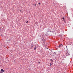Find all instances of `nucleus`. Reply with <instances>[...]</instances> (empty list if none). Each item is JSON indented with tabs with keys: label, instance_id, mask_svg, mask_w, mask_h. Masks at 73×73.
I'll return each mask as SVG.
<instances>
[{
	"label": "nucleus",
	"instance_id": "39448f33",
	"mask_svg": "<svg viewBox=\"0 0 73 73\" xmlns=\"http://www.w3.org/2000/svg\"><path fill=\"white\" fill-rule=\"evenodd\" d=\"M34 6H36V4H34Z\"/></svg>",
	"mask_w": 73,
	"mask_h": 73
},
{
	"label": "nucleus",
	"instance_id": "6e6552de",
	"mask_svg": "<svg viewBox=\"0 0 73 73\" xmlns=\"http://www.w3.org/2000/svg\"><path fill=\"white\" fill-rule=\"evenodd\" d=\"M38 4H39V5H40V4H41V3H38Z\"/></svg>",
	"mask_w": 73,
	"mask_h": 73
},
{
	"label": "nucleus",
	"instance_id": "f257e3e1",
	"mask_svg": "<svg viewBox=\"0 0 73 73\" xmlns=\"http://www.w3.org/2000/svg\"><path fill=\"white\" fill-rule=\"evenodd\" d=\"M70 55L69 52H67L66 53V55L67 56H68Z\"/></svg>",
	"mask_w": 73,
	"mask_h": 73
},
{
	"label": "nucleus",
	"instance_id": "423d86ee",
	"mask_svg": "<svg viewBox=\"0 0 73 73\" xmlns=\"http://www.w3.org/2000/svg\"><path fill=\"white\" fill-rule=\"evenodd\" d=\"M62 19H63V20H65V18L64 17H63L62 18Z\"/></svg>",
	"mask_w": 73,
	"mask_h": 73
},
{
	"label": "nucleus",
	"instance_id": "4468645a",
	"mask_svg": "<svg viewBox=\"0 0 73 73\" xmlns=\"http://www.w3.org/2000/svg\"><path fill=\"white\" fill-rule=\"evenodd\" d=\"M66 47L67 48V46H66Z\"/></svg>",
	"mask_w": 73,
	"mask_h": 73
},
{
	"label": "nucleus",
	"instance_id": "1a4fd4ad",
	"mask_svg": "<svg viewBox=\"0 0 73 73\" xmlns=\"http://www.w3.org/2000/svg\"><path fill=\"white\" fill-rule=\"evenodd\" d=\"M28 22V21H27V22H26V23H27Z\"/></svg>",
	"mask_w": 73,
	"mask_h": 73
},
{
	"label": "nucleus",
	"instance_id": "2eb2a0df",
	"mask_svg": "<svg viewBox=\"0 0 73 73\" xmlns=\"http://www.w3.org/2000/svg\"><path fill=\"white\" fill-rule=\"evenodd\" d=\"M66 73L65 72V73Z\"/></svg>",
	"mask_w": 73,
	"mask_h": 73
},
{
	"label": "nucleus",
	"instance_id": "7ed1b4c3",
	"mask_svg": "<svg viewBox=\"0 0 73 73\" xmlns=\"http://www.w3.org/2000/svg\"><path fill=\"white\" fill-rule=\"evenodd\" d=\"M63 46V45L62 44H61L60 45H59V47L60 48Z\"/></svg>",
	"mask_w": 73,
	"mask_h": 73
},
{
	"label": "nucleus",
	"instance_id": "20e7f679",
	"mask_svg": "<svg viewBox=\"0 0 73 73\" xmlns=\"http://www.w3.org/2000/svg\"><path fill=\"white\" fill-rule=\"evenodd\" d=\"M33 47V46L32 45H31V49Z\"/></svg>",
	"mask_w": 73,
	"mask_h": 73
},
{
	"label": "nucleus",
	"instance_id": "f8f14e48",
	"mask_svg": "<svg viewBox=\"0 0 73 73\" xmlns=\"http://www.w3.org/2000/svg\"><path fill=\"white\" fill-rule=\"evenodd\" d=\"M38 63H40V62H39Z\"/></svg>",
	"mask_w": 73,
	"mask_h": 73
},
{
	"label": "nucleus",
	"instance_id": "0eeeda50",
	"mask_svg": "<svg viewBox=\"0 0 73 73\" xmlns=\"http://www.w3.org/2000/svg\"><path fill=\"white\" fill-rule=\"evenodd\" d=\"M36 47H35V48H34V50H36Z\"/></svg>",
	"mask_w": 73,
	"mask_h": 73
},
{
	"label": "nucleus",
	"instance_id": "9d476101",
	"mask_svg": "<svg viewBox=\"0 0 73 73\" xmlns=\"http://www.w3.org/2000/svg\"><path fill=\"white\" fill-rule=\"evenodd\" d=\"M3 72H0V73H2Z\"/></svg>",
	"mask_w": 73,
	"mask_h": 73
},
{
	"label": "nucleus",
	"instance_id": "f03ea898",
	"mask_svg": "<svg viewBox=\"0 0 73 73\" xmlns=\"http://www.w3.org/2000/svg\"><path fill=\"white\" fill-rule=\"evenodd\" d=\"M0 70L1 72H5V70H4L3 69H1Z\"/></svg>",
	"mask_w": 73,
	"mask_h": 73
},
{
	"label": "nucleus",
	"instance_id": "ddd939ff",
	"mask_svg": "<svg viewBox=\"0 0 73 73\" xmlns=\"http://www.w3.org/2000/svg\"><path fill=\"white\" fill-rule=\"evenodd\" d=\"M52 60V59H51V60Z\"/></svg>",
	"mask_w": 73,
	"mask_h": 73
},
{
	"label": "nucleus",
	"instance_id": "9b49d317",
	"mask_svg": "<svg viewBox=\"0 0 73 73\" xmlns=\"http://www.w3.org/2000/svg\"><path fill=\"white\" fill-rule=\"evenodd\" d=\"M52 64L51 63H50V66H51Z\"/></svg>",
	"mask_w": 73,
	"mask_h": 73
}]
</instances>
